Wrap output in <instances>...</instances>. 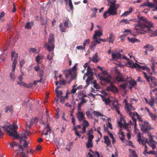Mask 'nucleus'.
<instances>
[{"mask_svg":"<svg viewBox=\"0 0 157 157\" xmlns=\"http://www.w3.org/2000/svg\"><path fill=\"white\" fill-rule=\"evenodd\" d=\"M139 20L135 24L134 29L140 33H144L142 31L149 33L151 37L157 36V31L155 30L152 23L143 17L138 16Z\"/></svg>","mask_w":157,"mask_h":157,"instance_id":"1","label":"nucleus"},{"mask_svg":"<svg viewBox=\"0 0 157 157\" xmlns=\"http://www.w3.org/2000/svg\"><path fill=\"white\" fill-rule=\"evenodd\" d=\"M101 94H99L106 105H109L113 109L115 110L118 114H120L119 111V105L116 99L111 100L109 98L108 93L105 91H100Z\"/></svg>","mask_w":157,"mask_h":157,"instance_id":"2","label":"nucleus"},{"mask_svg":"<svg viewBox=\"0 0 157 157\" xmlns=\"http://www.w3.org/2000/svg\"><path fill=\"white\" fill-rule=\"evenodd\" d=\"M116 72L118 74V76L116 77V79L118 82H122L126 81V82L123 84H121L120 86L123 89L126 88L131 89L136 85V82L133 80L131 78L130 80H126V79L128 78L127 77H125L121 75L120 72L117 70H116Z\"/></svg>","mask_w":157,"mask_h":157,"instance_id":"3","label":"nucleus"},{"mask_svg":"<svg viewBox=\"0 0 157 157\" xmlns=\"http://www.w3.org/2000/svg\"><path fill=\"white\" fill-rule=\"evenodd\" d=\"M101 83L102 85H106L107 84H110V85L106 88L107 90L108 91H111L113 93H117L118 90L117 87L113 85V78L110 75L107 77L101 76L100 77Z\"/></svg>","mask_w":157,"mask_h":157,"instance_id":"4","label":"nucleus"},{"mask_svg":"<svg viewBox=\"0 0 157 157\" xmlns=\"http://www.w3.org/2000/svg\"><path fill=\"white\" fill-rule=\"evenodd\" d=\"M118 8V6H116L110 5L108 11H105L104 13V17L106 18L107 16L116 15L117 14V10Z\"/></svg>","mask_w":157,"mask_h":157,"instance_id":"5","label":"nucleus"},{"mask_svg":"<svg viewBox=\"0 0 157 157\" xmlns=\"http://www.w3.org/2000/svg\"><path fill=\"white\" fill-rule=\"evenodd\" d=\"M54 35L51 34L48 39V44L45 43V48L49 52H50L54 48Z\"/></svg>","mask_w":157,"mask_h":157,"instance_id":"6","label":"nucleus"},{"mask_svg":"<svg viewBox=\"0 0 157 157\" xmlns=\"http://www.w3.org/2000/svg\"><path fill=\"white\" fill-rule=\"evenodd\" d=\"M140 126L141 130L144 133L148 134V136L151 135V133H149L150 130L152 129V128L149 124L148 122L144 121V123L140 124Z\"/></svg>","mask_w":157,"mask_h":157,"instance_id":"7","label":"nucleus"},{"mask_svg":"<svg viewBox=\"0 0 157 157\" xmlns=\"http://www.w3.org/2000/svg\"><path fill=\"white\" fill-rule=\"evenodd\" d=\"M11 59L12 60L13 57V61L12 64V67H13V70L14 69V67L16 68V66L17 63V59L18 58V56L17 53H16L14 51L12 52L11 53Z\"/></svg>","mask_w":157,"mask_h":157,"instance_id":"8","label":"nucleus"},{"mask_svg":"<svg viewBox=\"0 0 157 157\" xmlns=\"http://www.w3.org/2000/svg\"><path fill=\"white\" fill-rule=\"evenodd\" d=\"M118 124L120 127L123 126L128 132H130V130L128 127L129 124L125 122V120L124 119H121L120 121L118 122Z\"/></svg>","mask_w":157,"mask_h":157,"instance_id":"9","label":"nucleus"},{"mask_svg":"<svg viewBox=\"0 0 157 157\" xmlns=\"http://www.w3.org/2000/svg\"><path fill=\"white\" fill-rule=\"evenodd\" d=\"M149 136V141H147V140H145V142L147 143L149 145L151 146L153 149H154L156 148L155 145L157 143L151 137V136Z\"/></svg>","mask_w":157,"mask_h":157,"instance_id":"10","label":"nucleus"},{"mask_svg":"<svg viewBox=\"0 0 157 157\" xmlns=\"http://www.w3.org/2000/svg\"><path fill=\"white\" fill-rule=\"evenodd\" d=\"M123 102L125 103V105L126 107V111L127 113L129 114L130 115H132V113H131V110H134L135 109L131 105H129L127 103V101L126 100L124 99Z\"/></svg>","mask_w":157,"mask_h":157,"instance_id":"11","label":"nucleus"},{"mask_svg":"<svg viewBox=\"0 0 157 157\" xmlns=\"http://www.w3.org/2000/svg\"><path fill=\"white\" fill-rule=\"evenodd\" d=\"M103 30L101 26H99V44L101 42H105L108 41V39H101L99 37L103 35Z\"/></svg>","mask_w":157,"mask_h":157,"instance_id":"12","label":"nucleus"},{"mask_svg":"<svg viewBox=\"0 0 157 157\" xmlns=\"http://www.w3.org/2000/svg\"><path fill=\"white\" fill-rule=\"evenodd\" d=\"M63 22L64 26L65 28H67L70 26H71L72 25L69 18L67 17H65L64 18L63 20Z\"/></svg>","mask_w":157,"mask_h":157,"instance_id":"13","label":"nucleus"},{"mask_svg":"<svg viewBox=\"0 0 157 157\" xmlns=\"http://www.w3.org/2000/svg\"><path fill=\"white\" fill-rule=\"evenodd\" d=\"M112 57L113 60L122 58V55L119 52H115L112 53Z\"/></svg>","mask_w":157,"mask_h":157,"instance_id":"14","label":"nucleus"},{"mask_svg":"<svg viewBox=\"0 0 157 157\" xmlns=\"http://www.w3.org/2000/svg\"><path fill=\"white\" fill-rule=\"evenodd\" d=\"M76 115L77 116V118L79 121H81L85 119V118L84 117L85 114L82 112H78L77 113Z\"/></svg>","mask_w":157,"mask_h":157,"instance_id":"15","label":"nucleus"},{"mask_svg":"<svg viewBox=\"0 0 157 157\" xmlns=\"http://www.w3.org/2000/svg\"><path fill=\"white\" fill-rule=\"evenodd\" d=\"M90 60L92 61L94 63H97L98 62V55L97 52L96 53L93 57H90Z\"/></svg>","mask_w":157,"mask_h":157,"instance_id":"16","label":"nucleus"},{"mask_svg":"<svg viewBox=\"0 0 157 157\" xmlns=\"http://www.w3.org/2000/svg\"><path fill=\"white\" fill-rule=\"evenodd\" d=\"M8 127L9 128H10L11 130H12L14 131V132L17 133V129L18 128V127L16 125L14 124H10V125L8 126Z\"/></svg>","mask_w":157,"mask_h":157,"instance_id":"17","label":"nucleus"},{"mask_svg":"<svg viewBox=\"0 0 157 157\" xmlns=\"http://www.w3.org/2000/svg\"><path fill=\"white\" fill-rule=\"evenodd\" d=\"M63 73L65 74V77L66 78H67L69 75H71L73 74L72 72V71L71 69H67L63 71Z\"/></svg>","mask_w":157,"mask_h":157,"instance_id":"18","label":"nucleus"},{"mask_svg":"<svg viewBox=\"0 0 157 157\" xmlns=\"http://www.w3.org/2000/svg\"><path fill=\"white\" fill-rule=\"evenodd\" d=\"M105 142L107 146L109 147H111V141L108 136H104Z\"/></svg>","mask_w":157,"mask_h":157,"instance_id":"19","label":"nucleus"},{"mask_svg":"<svg viewBox=\"0 0 157 157\" xmlns=\"http://www.w3.org/2000/svg\"><path fill=\"white\" fill-rule=\"evenodd\" d=\"M15 67H14V69L13 70V67H12V72L10 73V77L12 81H14L15 79Z\"/></svg>","mask_w":157,"mask_h":157,"instance_id":"20","label":"nucleus"},{"mask_svg":"<svg viewBox=\"0 0 157 157\" xmlns=\"http://www.w3.org/2000/svg\"><path fill=\"white\" fill-rule=\"evenodd\" d=\"M98 44V39L94 40L92 42L90 48H91L92 49H94Z\"/></svg>","mask_w":157,"mask_h":157,"instance_id":"21","label":"nucleus"},{"mask_svg":"<svg viewBox=\"0 0 157 157\" xmlns=\"http://www.w3.org/2000/svg\"><path fill=\"white\" fill-rule=\"evenodd\" d=\"M34 23L33 21L28 22L26 23L25 26V28L27 29H31Z\"/></svg>","mask_w":157,"mask_h":157,"instance_id":"22","label":"nucleus"},{"mask_svg":"<svg viewBox=\"0 0 157 157\" xmlns=\"http://www.w3.org/2000/svg\"><path fill=\"white\" fill-rule=\"evenodd\" d=\"M114 36L113 34L112 33H111L109 34V36L107 39H109V42L113 44L114 40Z\"/></svg>","mask_w":157,"mask_h":157,"instance_id":"23","label":"nucleus"},{"mask_svg":"<svg viewBox=\"0 0 157 157\" xmlns=\"http://www.w3.org/2000/svg\"><path fill=\"white\" fill-rule=\"evenodd\" d=\"M86 80V82L87 85H89L90 84V81L93 80V75H89Z\"/></svg>","mask_w":157,"mask_h":157,"instance_id":"24","label":"nucleus"},{"mask_svg":"<svg viewBox=\"0 0 157 157\" xmlns=\"http://www.w3.org/2000/svg\"><path fill=\"white\" fill-rule=\"evenodd\" d=\"M37 122L38 118L36 117L32 119L29 124V128H30L32 125L33 123H37Z\"/></svg>","mask_w":157,"mask_h":157,"instance_id":"25","label":"nucleus"},{"mask_svg":"<svg viewBox=\"0 0 157 157\" xmlns=\"http://www.w3.org/2000/svg\"><path fill=\"white\" fill-rule=\"evenodd\" d=\"M144 48L147 49L148 51H151L154 49V47L153 46L150 44H147L144 47Z\"/></svg>","mask_w":157,"mask_h":157,"instance_id":"26","label":"nucleus"},{"mask_svg":"<svg viewBox=\"0 0 157 157\" xmlns=\"http://www.w3.org/2000/svg\"><path fill=\"white\" fill-rule=\"evenodd\" d=\"M86 75L87 76L88 75H93V73L92 71V70L90 66H88L87 67V71L86 73Z\"/></svg>","mask_w":157,"mask_h":157,"instance_id":"27","label":"nucleus"},{"mask_svg":"<svg viewBox=\"0 0 157 157\" xmlns=\"http://www.w3.org/2000/svg\"><path fill=\"white\" fill-rule=\"evenodd\" d=\"M148 104L151 107H153L155 104V100L153 97L151 96V98L150 100L148 102Z\"/></svg>","mask_w":157,"mask_h":157,"instance_id":"28","label":"nucleus"},{"mask_svg":"<svg viewBox=\"0 0 157 157\" xmlns=\"http://www.w3.org/2000/svg\"><path fill=\"white\" fill-rule=\"evenodd\" d=\"M132 11V8H130L129 9V10L126 11L124 12L121 15V17L126 16L131 13Z\"/></svg>","mask_w":157,"mask_h":157,"instance_id":"29","label":"nucleus"},{"mask_svg":"<svg viewBox=\"0 0 157 157\" xmlns=\"http://www.w3.org/2000/svg\"><path fill=\"white\" fill-rule=\"evenodd\" d=\"M30 133L29 131L25 133H22L21 134V136H20V137H22V139H27V135H28L29 133Z\"/></svg>","mask_w":157,"mask_h":157,"instance_id":"30","label":"nucleus"},{"mask_svg":"<svg viewBox=\"0 0 157 157\" xmlns=\"http://www.w3.org/2000/svg\"><path fill=\"white\" fill-rule=\"evenodd\" d=\"M60 31L62 33L66 31V29L63 25V23H61L59 25Z\"/></svg>","mask_w":157,"mask_h":157,"instance_id":"31","label":"nucleus"},{"mask_svg":"<svg viewBox=\"0 0 157 157\" xmlns=\"http://www.w3.org/2000/svg\"><path fill=\"white\" fill-rule=\"evenodd\" d=\"M86 146L87 148H88L92 147L93 146L92 141L88 140V141L86 143Z\"/></svg>","mask_w":157,"mask_h":157,"instance_id":"32","label":"nucleus"},{"mask_svg":"<svg viewBox=\"0 0 157 157\" xmlns=\"http://www.w3.org/2000/svg\"><path fill=\"white\" fill-rule=\"evenodd\" d=\"M13 109L12 106H8L6 108L5 112L6 113H7L9 112L10 113H12L13 112Z\"/></svg>","mask_w":157,"mask_h":157,"instance_id":"33","label":"nucleus"},{"mask_svg":"<svg viewBox=\"0 0 157 157\" xmlns=\"http://www.w3.org/2000/svg\"><path fill=\"white\" fill-rule=\"evenodd\" d=\"M149 115L152 121H155L156 120H157V116L156 114L151 113H150Z\"/></svg>","mask_w":157,"mask_h":157,"instance_id":"34","label":"nucleus"},{"mask_svg":"<svg viewBox=\"0 0 157 157\" xmlns=\"http://www.w3.org/2000/svg\"><path fill=\"white\" fill-rule=\"evenodd\" d=\"M92 109H90L89 111L86 112V114L87 116L89 118H92L93 116L92 115Z\"/></svg>","mask_w":157,"mask_h":157,"instance_id":"35","label":"nucleus"},{"mask_svg":"<svg viewBox=\"0 0 157 157\" xmlns=\"http://www.w3.org/2000/svg\"><path fill=\"white\" fill-rule=\"evenodd\" d=\"M150 79L152 83L155 86H157V82L155 78L153 77H151L150 78Z\"/></svg>","mask_w":157,"mask_h":157,"instance_id":"36","label":"nucleus"},{"mask_svg":"<svg viewBox=\"0 0 157 157\" xmlns=\"http://www.w3.org/2000/svg\"><path fill=\"white\" fill-rule=\"evenodd\" d=\"M132 21L131 20H128L127 19H122L121 21V23H123L124 24H130V21Z\"/></svg>","mask_w":157,"mask_h":157,"instance_id":"37","label":"nucleus"},{"mask_svg":"<svg viewBox=\"0 0 157 157\" xmlns=\"http://www.w3.org/2000/svg\"><path fill=\"white\" fill-rule=\"evenodd\" d=\"M55 92L57 96L58 97V98H59L63 97V96H62L63 92L62 91H61L60 90H57L55 91Z\"/></svg>","mask_w":157,"mask_h":157,"instance_id":"38","label":"nucleus"},{"mask_svg":"<svg viewBox=\"0 0 157 157\" xmlns=\"http://www.w3.org/2000/svg\"><path fill=\"white\" fill-rule=\"evenodd\" d=\"M128 63L129 65H131L133 67H134L136 68V64H137V63H134L133 61L131 60H130L129 59H128Z\"/></svg>","mask_w":157,"mask_h":157,"instance_id":"39","label":"nucleus"},{"mask_svg":"<svg viewBox=\"0 0 157 157\" xmlns=\"http://www.w3.org/2000/svg\"><path fill=\"white\" fill-rule=\"evenodd\" d=\"M54 143L56 144V145L58 149H59V140L57 138H55L54 140Z\"/></svg>","mask_w":157,"mask_h":157,"instance_id":"40","label":"nucleus"},{"mask_svg":"<svg viewBox=\"0 0 157 157\" xmlns=\"http://www.w3.org/2000/svg\"><path fill=\"white\" fill-rule=\"evenodd\" d=\"M77 66V63H75L73 67H72L70 69L71 70L72 72V73L73 74H75V70L76 69Z\"/></svg>","mask_w":157,"mask_h":157,"instance_id":"41","label":"nucleus"},{"mask_svg":"<svg viewBox=\"0 0 157 157\" xmlns=\"http://www.w3.org/2000/svg\"><path fill=\"white\" fill-rule=\"evenodd\" d=\"M136 68H140L143 70H145L147 66H141L138 64H136Z\"/></svg>","mask_w":157,"mask_h":157,"instance_id":"42","label":"nucleus"},{"mask_svg":"<svg viewBox=\"0 0 157 157\" xmlns=\"http://www.w3.org/2000/svg\"><path fill=\"white\" fill-rule=\"evenodd\" d=\"M99 69H100V71L101 72V73L104 75H106L107 74V71L104 70L103 68H102L99 66Z\"/></svg>","mask_w":157,"mask_h":157,"instance_id":"43","label":"nucleus"},{"mask_svg":"<svg viewBox=\"0 0 157 157\" xmlns=\"http://www.w3.org/2000/svg\"><path fill=\"white\" fill-rule=\"evenodd\" d=\"M98 9L96 8H94L92 9V11L93 12V14L92 15V17H95L96 16V13Z\"/></svg>","mask_w":157,"mask_h":157,"instance_id":"44","label":"nucleus"},{"mask_svg":"<svg viewBox=\"0 0 157 157\" xmlns=\"http://www.w3.org/2000/svg\"><path fill=\"white\" fill-rule=\"evenodd\" d=\"M83 121V123L82 124L83 126H85L87 127L89 125V124L88 121L86 120H84Z\"/></svg>","mask_w":157,"mask_h":157,"instance_id":"45","label":"nucleus"},{"mask_svg":"<svg viewBox=\"0 0 157 157\" xmlns=\"http://www.w3.org/2000/svg\"><path fill=\"white\" fill-rule=\"evenodd\" d=\"M108 132V133H109V134L110 136V137L112 138V143H114V142H115V140H114V138L113 137V136L112 134L109 131H108V130H106Z\"/></svg>","mask_w":157,"mask_h":157,"instance_id":"46","label":"nucleus"},{"mask_svg":"<svg viewBox=\"0 0 157 157\" xmlns=\"http://www.w3.org/2000/svg\"><path fill=\"white\" fill-rule=\"evenodd\" d=\"M69 2V6L70 7V9L72 11L73 10V7L72 3V0H68Z\"/></svg>","mask_w":157,"mask_h":157,"instance_id":"47","label":"nucleus"},{"mask_svg":"<svg viewBox=\"0 0 157 157\" xmlns=\"http://www.w3.org/2000/svg\"><path fill=\"white\" fill-rule=\"evenodd\" d=\"M98 36V30L95 31V33L93 36V39L97 40V39H98L97 38V37Z\"/></svg>","mask_w":157,"mask_h":157,"instance_id":"48","label":"nucleus"},{"mask_svg":"<svg viewBox=\"0 0 157 157\" xmlns=\"http://www.w3.org/2000/svg\"><path fill=\"white\" fill-rule=\"evenodd\" d=\"M128 40L132 43H135L137 41V40L135 38H130L129 37H128Z\"/></svg>","mask_w":157,"mask_h":157,"instance_id":"49","label":"nucleus"},{"mask_svg":"<svg viewBox=\"0 0 157 157\" xmlns=\"http://www.w3.org/2000/svg\"><path fill=\"white\" fill-rule=\"evenodd\" d=\"M143 73L144 74L145 78L147 80V81L148 82H150V78L147 75L145 72H143Z\"/></svg>","mask_w":157,"mask_h":157,"instance_id":"50","label":"nucleus"},{"mask_svg":"<svg viewBox=\"0 0 157 157\" xmlns=\"http://www.w3.org/2000/svg\"><path fill=\"white\" fill-rule=\"evenodd\" d=\"M131 113H132V115H130L129 114H128L131 117L133 121V122L135 123V122H136V119L134 118V117H133L134 116H135L136 114V113H133L132 112H131Z\"/></svg>","mask_w":157,"mask_h":157,"instance_id":"51","label":"nucleus"},{"mask_svg":"<svg viewBox=\"0 0 157 157\" xmlns=\"http://www.w3.org/2000/svg\"><path fill=\"white\" fill-rule=\"evenodd\" d=\"M7 132L9 135L11 136H12L14 134L17 133H16L15 132H14L12 131V130H11V131L9 130L8 131V132Z\"/></svg>","mask_w":157,"mask_h":157,"instance_id":"52","label":"nucleus"},{"mask_svg":"<svg viewBox=\"0 0 157 157\" xmlns=\"http://www.w3.org/2000/svg\"><path fill=\"white\" fill-rule=\"evenodd\" d=\"M109 2H110L111 4L110 5L115 6V3L116 2V1L115 0H110L108 1Z\"/></svg>","mask_w":157,"mask_h":157,"instance_id":"53","label":"nucleus"},{"mask_svg":"<svg viewBox=\"0 0 157 157\" xmlns=\"http://www.w3.org/2000/svg\"><path fill=\"white\" fill-rule=\"evenodd\" d=\"M59 81V85H65L66 84V82L64 80H60Z\"/></svg>","mask_w":157,"mask_h":157,"instance_id":"54","label":"nucleus"},{"mask_svg":"<svg viewBox=\"0 0 157 157\" xmlns=\"http://www.w3.org/2000/svg\"><path fill=\"white\" fill-rule=\"evenodd\" d=\"M20 67L21 68L23 67V65L25 63V61L24 59H22L20 62Z\"/></svg>","mask_w":157,"mask_h":157,"instance_id":"55","label":"nucleus"},{"mask_svg":"<svg viewBox=\"0 0 157 157\" xmlns=\"http://www.w3.org/2000/svg\"><path fill=\"white\" fill-rule=\"evenodd\" d=\"M90 39H87L85 40V42L83 44V46L85 47L86 45L87 44H89L90 43Z\"/></svg>","mask_w":157,"mask_h":157,"instance_id":"56","label":"nucleus"},{"mask_svg":"<svg viewBox=\"0 0 157 157\" xmlns=\"http://www.w3.org/2000/svg\"><path fill=\"white\" fill-rule=\"evenodd\" d=\"M20 137V135L18 134H14L12 136V138L13 139L15 140L16 138L18 139V138Z\"/></svg>","mask_w":157,"mask_h":157,"instance_id":"57","label":"nucleus"},{"mask_svg":"<svg viewBox=\"0 0 157 157\" xmlns=\"http://www.w3.org/2000/svg\"><path fill=\"white\" fill-rule=\"evenodd\" d=\"M2 128L4 131H6L7 132L9 131L8 130V128H9L8 126H7L6 125H4L3 126H2Z\"/></svg>","mask_w":157,"mask_h":157,"instance_id":"58","label":"nucleus"},{"mask_svg":"<svg viewBox=\"0 0 157 157\" xmlns=\"http://www.w3.org/2000/svg\"><path fill=\"white\" fill-rule=\"evenodd\" d=\"M88 136V140H90V141H92V140L94 138V136L93 135H90Z\"/></svg>","mask_w":157,"mask_h":157,"instance_id":"59","label":"nucleus"},{"mask_svg":"<svg viewBox=\"0 0 157 157\" xmlns=\"http://www.w3.org/2000/svg\"><path fill=\"white\" fill-rule=\"evenodd\" d=\"M18 148L19 149V151H20V152H22L24 151V150L23 148V147L22 145L19 144L18 145Z\"/></svg>","mask_w":157,"mask_h":157,"instance_id":"60","label":"nucleus"},{"mask_svg":"<svg viewBox=\"0 0 157 157\" xmlns=\"http://www.w3.org/2000/svg\"><path fill=\"white\" fill-rule=\"evenodd\" d=\"M76 48L78 50L82 49L83 50H85V47L84 46L83 47L82 45L81 46H78L76 47Z\"/></svg>","mask_w":157,"mask_h":157,"instance_id":"61","label":"nucleus"},{"mask_svg":"<svg viewBox=\"0 0 157 157\" xmlns=\"http://www.w3.org/2000/svg\"><path fill=\"white\" fill-rule=\"evenodd\" d=\"M20 157H27L25 153L22 152H20Z\"/></svg>","mask_w":157,"mask_h":157,"instance_id":"62","label":"nucleus"},{"mask_svg":"<svg viewBox=\"0 0 157 157\" xmlns=\"http://www.w3.org/2000/svg\"><path fill=\"white\" fill-rule=\"evenodd\" d=\"M107 127L110 128L111 129H112L113 128L110 123L109 122L106 125Z\"/></svg>","mask_w":157,"mask_h":157,"instance_id":"63","label":"nucleus"},{"mask_svg":"<svg viewBox=\"0 0 157 157\" xmlns=\"http://www.w3.org/2000/svg\"><path fill=\"white\" fill-rule=\"evenodd\" d=\"M40 60V56H37L36 58V62L37 63H39Z\"/></svg>","mask_w":157,"mask_h":157,"instance_id":"64","label":"nucleus"}]
</instances>
